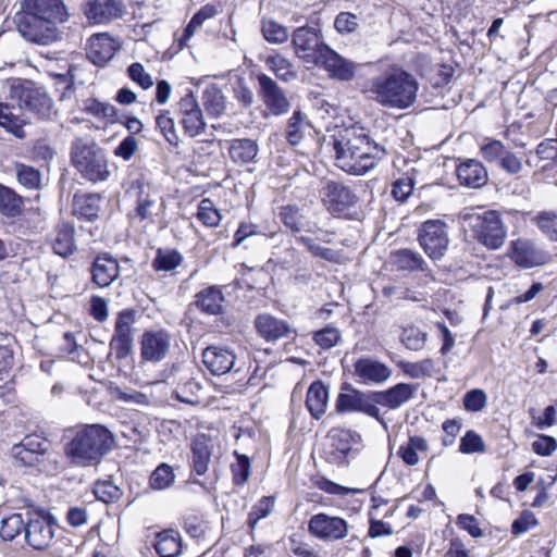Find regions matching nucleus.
<instances>
[{"mask_svg": "<svg viewBox=\"0 0 557 557\" xmlns=\"http://www.w3.org/2000/svg\"><path fill=\"white\" fill-rule=\"evenodd\" d=\"M336 165L343 171L363 175L386 154L385 147L372 140L362 127L352 126L334 139Z\"/></svg>", "mask_w": 557, "mask_h": 557, "instance_id": "obj_1", "label": "nucleus"}, {"mask_svg": "<svg viewBox=\"0 0 557 557\" xmlns=\"http://www.w3.org/2000/svg\"><path fill=\"white\" fill-rule=\"evenodd\" d=\"M418 89L419 84L412 74L399 66H391L370 78L362 91L383 107L404 110L414 103Z\"/></svg>", "mask_w": 557, "mask_h": 557, "instance_id": "obj_2", "label": "nucleus"}, {"mask_svg": "<svg viewBox=\"0 0 557 557\" xmlns=\"http://www.w3.org/2000/svg\"><path fill=\"white\" fill-rule=\"evenodd\" d=\"M114 436L101 424H87L77 429L64 446L71 463L79 467L97 465L113 447Z\"/></svg>", "mask_w": 557, "mask_h": 557, "instance_id": "obj_3", "label": "nucleus"}, {"mask_svg": "<svg viewBox=\"0 0 557 557\" xmlns=\"http://www.w3.org/2000/svg\"><path fill=\"white\" fill-rule=\"evenodd\" d=\"M9 98L16 103L26 124L35 121H52L58 109L46 89L32 81L13 79L10 83Z\"/></svg>", "mask_w": 557, "mask_h": 557, "instance_id": "obj_4", "label": "nucleus"}, {"mask_svg": "<svg viewBox=\"0 0 557 557\" xmlns=\"http://www.w3.org/2000/svg\"><path fill=\"white\" fill-rule=\"evenodd\" d=\"M71 162L86 181L104 182L110 176L104 150L91 137H76L71 143Z\"/></svg>", "mask_w": 557, "mask_h": 557, "instance_id": "obj_5", "label": "nucleus"}, {"mask_svg": "<svg viewBox=\"0 0 557 557\" xmlns=\"http://www.w3.org/2000/svg\"><path fill=\"white\" fill-rule=\"evenodd\" d=\"M462 220L474 238L487 249L496 250L504 245L507 231L497 211L467 212L462 214Z\"/></svg>", "mask_w": 557, "mask_h": 557, "instance_id": "obj_6", "label": "nucleus"}, {"mask_svg": "<svg viewBox=\"0 0 557 557\" xmlns=\"http://www.w3.org/2000/svg\"><path fill=\"white\" fill-rule=\"evenodd\" d=\"M17 30L26 40L38 45H50L60 39L59 28L42 18H39L28 10L22 9L14 17Z\"/></svg>", "mask_w": 557, "mask_h": 557, "instance_id": "obj_7", "label": "nucleus"}, {"mask_svg": "<svg viewBox=\"0 0 557 557\" xmlns=\"http://www.w3.org/2000/svg\"><path fill=\"white\" fill-rule=\"evenodd\" d=\"M292 46L297 58L314 65H318L322 59L321 54H324V50L330 48L323 41L320 33L308 26L298 27L294 30Z\"/></svg>", "mask_w": 557, "mask_h": 557, "instance_id": "obj_8", "label": "nucleus"}, {"mask_svg": "<svg viewBox=\"0 0 557 557\" xmlns=\"http://www.w3.org/2000/svg\"><path fill=\"white\" fill-rule=\"evenodd\" d=\"M418 239L431 259H441L449 245L448 226L442 220H428L419 227Z\"/></svg>", "mask_w": 557, "mask_h": 557, "instance_id": "obj_9", "label": "nucleus"}, {"mask_svg": "<svg viewBox=\"0 0 557 557\" xmlns=\"http://www.w3.org/2000/svg\"><path fill=\"white\" fill-rule=\"evenodd\" d=\"M322 203L331 213H343L358 202L349 186L334 180H325L319 190Z\"/></svg>", "mask_w": 557, "mask_h": 557, "instance_id": "obj_10", "label": "nucleus"}, {"mask_svg": "<svg viewBox=\"0 0 557 557\" xmlns=\"http://www.w3.org/2000/svg\"><path fill=\"white\" fill-rule=\"evenodd\" d=\"M327 447L325 449V458L333 465H344L347 457L352 451L354 445L361 441L359 433L342 428H333L327 433Z\"/></svg>", "mask_w": 557, "mask_h": 557, "instance_id": "obj_11", "label": "nucleus"}, {"mask_svg": "<svg viewBox=\"0 0 557 557\" xmlns=\"http://www.w3.org/2000/svg\"><path fill=\"white\" fill-rule=\"evenodd\" d=\"M507 256L521 269L540 267L549 260V255L546 251L541 249L533 240L523 237L510 242Z\"/></svg>", "mask_w": 557, "mask_h": 557, "instance_id": "obj_12", "label": "nucleus"}, {"mask_svg": "<svg viewBox=\"0 0 557 557\" xmlns=\"http://www.w3.org/2000/svg\"><path fill=\"white\" fill-rule=\"evenodd\" d=\"M335 409L338 413L362 412L383 423L380 409L374 401V392L363 393L351 388L348 393H339L336 398Z\"/></svg>", "mask_w": 557, "mask_h": 557, "instance_id": "obj_13", "label": "nucleus"}, {"mask_svg": "<svg viewBox=\"0 0 557 557\" xmlns=\"http://www.w3.org/2000/svg\"><path fill=\"white\" fill-rule=\"evenodd\" d=\"M308 531L313 537L333 542L345 539L348 535L349 525L341 517L320 512L309 519Z\"/></svg>", "mask_w": 557, "mask_h": 557, "instance_id": "obj_14", "label": "nucleus"}, {"mask_svg": "<svg viewBox=\"0 0 557 557\" xmlns=\"http://www.w3.org/2000/svg\"><path fill=\"white\" fill-rule=\"evenodd\" d=\"M55 525L51 516H29L24 530L25 542L36 550L46 549L54 537Z\"/></svg>", "mask_w": 557, "mask_h": 557, "instance_id": "obj_15", "label": "nucleus"}, {"mask_svg": "<svg viewBox=\"0 0 557 557\" xmlns=\"http://www.w3.org/2000/svg\"><path fill=\"white\" fill-rule=\"evenodd\" d=\"M51 449V442L38 434L25 435L22 441L11 448V456L24 466H35Z\"/></svg>", "mask_w": 557, "mask_h": 557, "instance_id": "obj_16", "label": "nucleus"}, {"mask_svg": "<svg viewBox=\"0 0 557 557\" xmlns=\"http://www.w3.org/2000/svg\"><path fill=\"white\" fill-rule=\"evenodd\" d=\"M322 59L317 66H321L329 77L338 82H350L356 77L360 64L344 58L331 47L321 54Z\"/></svg>", "mask_w": 557, "mask_h": 557, "instance_id": "obj_17", "label": "nucleus"}, {"mask_svg": "<svg viewBox=\"0 0 557 557\" xmlns=\"http://www.w3.org/2000/svg\"><path fill=\"white\" fill-rule=\"evenodd\" d=\"M257 79L259 96L267 109L274 115L285 114L289 110L290 104L284 90L267 74H259Z\"/></svg>", "mask_w": 557, "mask_h": 557, "instance_id": "obj_18", "label": "nucleus"}, {"mask_svg": "<svg viewBox=\"0 0 557 557\" xmlns=\"http://www.w3.org/2000/svg\"><path fill=\"white\" fill-rule=\"evenodd\" d=\"M82 10L89 22L107 24L124 15L125 4L123 0H88Z\"/></svg>", "mask_w": 557, "mask_h": 557, "instance_id": "obj_19", "label": "nucleus"}, {"mask_svg": "<svg viewBox=\"0 0 557 557\" xmlns=\"http://www.w3.org/2000/svg\"><path fill=\"white\" fill-rule=\"evenodd\" d=\"M140 345L145 361L159 362L170 352L171 335L163 330L145 331Z\"/></svg>", "mask_w": 557, "mask_h": 557, "instance_id": "obj_20", "label": "nucleus"}, {"mask_svg": "<svg viewBox=\"0 0 557 557\" xmlns=\"http://www.w3.org/2000/svg\"><path fill=\"white\" fill-rule=\"evenodd\" d=\"M255 329L265 342H277L296 334V330L285 320L270 313H260L255 319Z\"/></svg>", "mask_w": 557, "mask_h": 557, "instance_id": "obj_21", "label": "nucleus"}, {"mask_svg": "<svg viewBox=\"0 0 557 557\" xmlns=\"http://www.w3.org/2000/svg\"><path fill=\"white\" fill-rule=\"evenodd\" d=\"M120 271L119 261L109 252L97 255L89 269L91 282L100 288L109 287L119 277Z\"/></svg>", "mask_w": 557, "mask_h": 557, "instance_id": "obj_22", "label": "nucleus"}, {"mask_svg": "<svg viewBox=\"0 0 557 557\" xmlns=\"http://www.w3.org/2000/svg\"><path fill=\"white\" fill-rule=\"evenodd\" d=\"M355 376L360 383L380 385L392 376V369L371 357L359 358L355 364Z\"/></svg>", "mask_w": 557, "mask_h": 557, "instance_id": "obj_23", "label": "nucleus"}, {"mask_svg": "<svg viewBox=\"0 0 557 557\" xmlns=\"http://www.w3.org/2000/svg\"><path fill=\"white\" fill-rule=\"evenodd\" d=\"M22 9L55 26L69 18L67 9L62 0H23Z\"/></svg>", "mask_w": 557, "mask_h": 557, "instance_id": "obj_24", "label": "nucleus"}, {"mask_svg": "<svg viewBox=\"0 0 557 557\" xmlns=\"http://www.w3.org/2000/svg\"><path fill=\"white\" fill-rule=\"evenodd\" d=\"M134 322V313L131 310H123L119 313L114 334L111 339V347L115 349L116 357L119 359L126 358L132 349L133 345V335H132V324Z\"/></svg>", "mask_w": 557, "mask_h": 557, "instance_id": "obj_25", "label": "nucleus"}, {"mask_svg": "<svg viewBox=\"0 0 557 557\" xmlns=\"http://www.w3.org/2000/svg\"><path fill=\"white\" fill-rule=\"evenodd\" d=\"M417 391V385L398 383L385 391H374V401L376 403V406L380 405L391 410H395L412 399Z\"/></svg>", "mask_w": 557, "mask_h": 557, "instance_id": "obj_26", "label": "nucleus"}, {"mask_svg": "<svg viewBox=\"0 0 557 557\" xmlns=\"http://www.w3.org/2000/svg\"><path fill=\"white\" fill-rule=\"evenodd\" d=\"M235 355L232 350L218 346H209L202 351V362L214 375L230 372L235 364Z\"/></svg>", "mask_w": 557, "mask_h": 557, "instance_id": "obj_27", "label": "nucleus"}, {"mask_svg": "<svg viewBox=\"0 0 557 557\" xmlns=\"http://www.w3.org/2000/svg\"><path fill=\"white\" fill-rule=\"evenodd\" d=\"M456 174L460 185L469 188H481L488 181L484 165L475 159H468L457 166Z\"/></svg>", "mask_w": 557, "mask_h": 557, "instance_id": "obj_28", "label": "nucleus"}, {"mask_svg": "<svg viewBox=\"0 0 557 557\" xmlns=\"http://www.w3.org/2000/svg\"><path fill=\"white\" fill-rule=\"evenodd\" d=\"M117 48L108 34H96L89 38L88 58L94 64L102 66L114 57Z\"/></svg>", "mask_w": 557, "mask_h": 557, "instance_id": "obj_29", "label": "nucleus"}, {"mask_svg": "<svg viewBox=\"0 0 557 557\" xmlns=\"http://www.w3.org/2000/svg\"><path fill=\"white\" fill-rule=\"evenodd\" d=\"M51 247L54 253L67 258L77 250L75 228L67 222L59 223L51 235Z\"/></svg>", "mask_w": 557, "mask_h": 557, "instance_id": "obj_30", "label": "nucleus"}, {"mask_svg": "<svg viewBox=\"0 0 557 557\" xmlns=\"http://www.w3.org/2000/svg\"><path fill=\"white\" fill-rule=\"evenodd\" d=\"M210 438L205 434L197 435L191 442V471L197 475H203L211 461Z\"/></svg>", "mask_w": 557, "mask_h": 557, "instance_id": "obj_31", "label": "nucleus"}, {"mask_svg": "<svg viewBox=\"0 0 557 557\" xmlns=\"http://www.w3.org/2000/svg\"><path fill=\"white\" fill-rule=\"evenodd\" d=\"M16 231L22 235H34L46 228L47 213L39 207H32L17 215Z\"/></svg>", "mask_w": 557, "mask_h": 557, "instance_id": "obj_32", "label": "nucleus"}, {"mask_svg": "<svg viewBox=\"0 0 557 557\" xmlns=\"http://www.w3.org/2000/svg\"><path fill=\"white\" fill-rule=\"evenodd\" d=\"M100 194H76L73 198V214L78 219L95 221L99 216Z\"/></svg>", "mask_w": 557, "mask_h": 557, "instance_id": "obj_33", "label": "nucleus"}, {"mask_svg": "<svg viewBox=\"0 0 557 557\" xmlns=\"http://www.w3.org/2000/svg\"><path fill=\"white\" fill-rule=\"evenodd\" d=\"M329 401V389L321 382H313L307 392L306 406L314 419H320L326 410Z\"/></svg>", "mask_w": 557, "mask_h": 557, "instance_id": "obj_34", "label": "nucleus"}, {"mask_svg": "<svg viewBox=\"0 0 557 557\" xmlns=\"http://www.w3.org/2000/svg\"><path fill=\"white\" fill-rule=\"evenodd\" d=\"M227 151L234 163L244 165L255 161L259 147L257 141L250 138H239L230 143Z\"/></svg>", "mask_w": 557, "mask_h": 557, "instance_id": "obj_35", "label": "nucleus"}, {"mask_svg": "<svg viewBox=\"0 0 557 557\" xmlns=\"http://www.w3.org/2000/svg\"><path fill=\"white\" fill-rule=\"evenodd\" d=\"M278 216L281 222L293 233H313L317 228V224L307 221L296 206L288 205L282 207Z\"/></svg>", "mask_w": 557, "mask_h": 557, "instance_id": "obj_36", "label": "nucleus"}, {"mask_svg": "<svg viewBox=\"0 0 557 557\" xmlns=\"http://www.w3.org/2000/svg\"><path fill=\"white\" fill-rule=\"evenodd\" d=\"M224 296L218 286L205 288L197 295L198 308L208 314H220L223 311Z\"/></svg>", "mask_w": 557, "mask_h": 557, "instance_id": "obj_37", "label": "nucleus"}, {"mask_svg": "<svg viewBox=\"0 0 557 557\" xmlns=\"http://www.w3.org/2000/svg\"><path fill=\"white\" fill-rule=\"evenodd\" d=\"M202 103L209 115L219 117L226 110V97L216 85H209L203 90Z\"/></svg>", "mask_w": 557, "mask_h": 557, "instance_id": "obj_38", "label": "nucleus"}, {"mask_svg": "<svg viewBox=\"0 0 557 557\" xmlns=\"http://www.w3.org/2000/svg\"><path fill=\"white\" fill-rule=\"evenodd\" d=\"M265 65L275 74V76L289 83L297 78V71L293 63L280 53H273L267 57Z\"/></svg>", "mask_w": 557, "mask_h": 557, "instance_id": "obj_39", "label": "nucleus"}, {"mask_svg": "<svg viewBox=\"0 0 557 557\" xmlns=\"http://www.w3.org/2000/svg\"><path fill=\"white\" fill-rule=\"evenodd\" d=\"M25 124L26 119H23L22 115L14 114L12 112V107L9 103L0 102V127L22 139L25 137V132L23 129Z\"/></svg>", "mask_w": 557, "mask_h": 557, "instance_id": "obj_40", "label": "nucleus"}, {"mask_svg": "<svg viewBox=\"0 0 557 557\" xmlns=\"http://www.w3.org/2000/svg\"><path fill=\"white\" fill-rule=\"evenodd\" d=\"M24 205L23 198L12 188L0 184V212L7 218L21 214Z\"/></svg>", "mask_w": 557, "mask_h": 557, "instance_id": "obj_41", "label": "nucleus"}, {"mask_svg": "<svg viewBox=\"0 0 557 557\" xmlns=\"http://www.w3.org/2000/svg\"><path fill=\"white\" fill-rule=\"evenodd\" d=\"M393 262L398 270L418 271L423 270L424 260L419 252L410 249H400L393 255Z\"/></svg>", "mask_w": 557, "mask_h": 557, "instance_id": "obj_42", "label": "nucleus"}, {"mask_svg": "<svg viewBox=\"0 0 557 557\" xmlns=\"http://www.w3.org/2000/svg\"><path fill=\"white\" fill-rule=\"evenodd\" d=\"M414 169L408 170L392 184L391 194L396 201L404 202L412 194L414 187Z\"/></svg>", "mask_w": 557, "mask_h": 557, "instance_id": "obj_43", "label": "nucleus"}, {"mask_svg": "<svg viewBox=\"0 0 557 557\" xmlns=\"http://www.w3.org/2000/svg\"><path fill=\"white\" fill-rule=\"evenodd\" d=\"M174 482V469L169 463H160L149 476V486L153 491L169 488Z\"/></svg>", "mask_w": 557, "mask_h": 557, "instance_id": "obj_44", "label": "nucleus"}, {"mask_svg": "<svg viewBox=\"0 0 557 557\" xmlns=\"http://www.w3.org/2000/svg\"><path fill=\"white\" fill-rule=\"evenodd\" d=\"M214 13L215 10L213 7L205 5L191 17L182 38L178 40L180 49H183L187 45V40L194 35L196 29L199 28L206 20L212 17Z\"/></svg>", "mask_w": 557, "mask_h": 557, "instance_id": "obj_45", "label": "nucleus"}, {"mask_svg": "<svg viewBox=\"0 0 557 557\" xmlns=\"http://www.w3.org/2000/svg\"><path fill=\"white\" fill-rule=\"evenodd\" d=\"M18 183L27 189H39L41 187V174L34 166L17 163L15 165Z\"/></svg>", "mask_w": 557, "mask_h": 557, "instance_id": "obj_46", "label": "nucleus"}, {"mask_svg": "<svg viewBox=\"0 0 557 557\" xmlns=\"http://www.w3.org/2000/svg\"><path fill=\"white\" fill-rule=\"evenodd\" d=\"M26 521L21 513H13L1 521L0 536L4 541H13L22 531L25 530Z\"/></svg>", "mask_w": 557, "mask_h": 557, "instance_id": "obj_47", "label": "nucleus"}, {"mask_svg": "<svg viewBox=\"0 0 557 557\" xmlns=\"http://www.w3.org/2000/svg\"><path fill=\"white\" fill-rule=\"evenodd\" d=\"M428 334L417 326L405 327L401 332V343L410 350H421L426 342Z\"/></svg>", "mask_w": 557, "mask_h": 557, "instance_id": "obj_48", "label": "nucleus"}, {"mask_svg": "<svg viewBox=\"0 0 557 557\" xmlns=\"http://www.w3.org/2000/svg\"><path fill=\"white\" fill-rule=\"evenodd\" d=\"M261 32L264 39L271 44H283L288 39L287 28L272 20L262 22Z\"/></svg>", "mask_w": 557, "mask_h": 557, "instance_id": "obj_49", "label": "nucleus"}, {"mask_svg": "<svg viewBox=\"0 0 557 557\" xmlns=\"http://www.w3.org/2000/svg\"><path fill=\"white\" fill-rule=\"evenodd\" d=\"M153 548L159 557H174V535L172 529L156 534Z\"/></svg>", "mask_w": 557, "mask_h": 557, "instance_id": "obj_50", "label": "nucleus"}, {"mask_svg": "<svg viewBox=\"0 0 557 557\" xmlns=\"http://www.w3.org/2000/svg\"><path fill=\"white\" fill-rule=\"evenodd\" d=\"M306 126L305 117L298 110L289 117L286 128V138L290 145H298L302 139L304 128Z\"/></svg>", "mask_w": 557, "mask_h": 557, "instance_id": "obj_51", "label": "nucleus"}, {"mask_svg": "<svg viewBox=\"0 0 557 557\" xmlns=\"http://www.w3.org/2000/svg\"><path fill=\"white\" fill-rule=\"evenodd\" d=\"M313 341L322 349H331L341 341V332L333 325H326L322 330L314 332Z\"/></svg>", "mask_w": 557, "mask_h": 557, "instance_id": "obj_52", "label": "nucleus"}, {"mask_svg": "<svg viewBox=\"0 0 557 557\" xmlns=\"http://www.w3.org/2000/svg\"><path fill=\"white\" fill-rule=\"evenodd\" d=\"M198 219L207 226L214 227L221 221V214L212 200L205 198L200 201L197 212Z\"/></svg>", "mask_w": 557, "mask_h": 557, "instance_id": "obj_53", "label": "nucleus"}, {"mask_svg": "<svg viewBox=\"0 0 557 557\" xmlns=\"http://www.w3.org/2000/svg\"><path fill=\"white\" fill-rule=\"evenodd\" d=\"M462 403L467 411L479 412L486 407L487 395L481 388H473L463 395Z\"/></svg>", "mask_w": 557, "mask_h": 557, "instance_id": "obj_54", "label": "nucleus"}, {"mask_svg": "<svg viewBox=\"0 0 557 557\" xmlns=\"http://www.w3.org/2000/svg\"><path fill=\"white\" fill-rule=\"evenodd\" d=\"M94 493L97 499L107 504L117 500L122 495L120 487L111 481H98Z\"/></svg>", "mask_w": 557, "mask_h": 557, "instance_id": "obj_55", "label": "nucleus"}, {"mask_svg": "<svg viewBox=\"0 0 557 557\" xmlns=\"http://www.w3.org/2000/svg\"><path fill=\"white\" fill-rule=\"evenodd\" d=\"M182 125L184 132L190 136L195 137L205 128V122L201 110H194L184 114L182 117Z\"/></svg>", "mask_w": 557, "mask_h": 557, "instance_id": "obj_56", "label": "nucleus"}, {"mask_svg": "<svg viewBox=\"0 0 557 557\" xmlns=\"http://www.w3.org/2000/svg\"><path fill=\"white\" fill-rule=\"evenodd\" d=\"M459 451L462 454L484 453L485 444L476 432L469 430L460 440Z\"/></svg>", "mask_w": 557, "mask_h": 557, "instance_id": "obj_57", "label": "nucleus"}, {"mask_svg": "<svg viewBox=\"0 0 557 557\" xmlns=\"http://www.w3.org/2000/svg\"><path fill=\"white\" fill-rule=\"evenodd\" d=\"M84 110L95 116L110 119L111 121H113L116 115V110L112 104L101 102L97 99L85 100Z\"/></svg>", "mask_w": 557, "mask_h": 557, "instance_id": "obj_58", "label": "nucleus"}, {"mask_svg": "<svg viewBox=\"0 0 557 557\" xmlns=\"http://www.w3.org/2000/svg\"><path fill=\"white\" fill-rule=\"evenodd\" d=\"M535 220L539 228L549 239L557 242V216L550 212H541Z\"/></svg>", "mask_w": 557, "mask_h": 557, "instance_id": "obj_59", "label": "nucleus"}, {"mask_svg": "<svg viewBox=\"0 0 557 557\" xmlns=\"http://www.w3.org/2000/svg\"><path fill=\"white\" fill-rule=\"evenodd\" d=\"M273 500L270 497H262L252 508L248 515V524L251 528L258 523V521L262 518L269 516V513L273 509Z\"/></svg>", "mask_w": 557, "mask_h": 557, "instance_id": "obj_60", "label": "nucleus"}, {"mask_svg": "<svg viewBox=\"0 0 557 557\" xmlns=\"http://www.w3.org/2000/svg\"><path fill=\"white\" fill-rule=\"evenodd\" d=\"M506 150L502 141L491 139L481 147L480 152L485 161L493 163L499 162Z\"/></svg>", "mask_w": 557, "mask_h": 557, "instance_id": "obj_61", "label": "nucleus"}, {"mask_svg": "<svg viewBox=\"0 0 557 557\" xmlns=\"http://www.w3.org/2000/svg\"><path fill=\"white\" fill-rule=\"evenodd\" d=\"M237 462L232 466L233 481L243 485L249 478L250 462L247 456L235 453Z\"/></svg>", "mask_w": 557, "mask_h": 557, "instance_id": "obj_62", "label": "nucleus"}, {"mask_svg": "<svg viewBox=\"0 0 557 557\" xmlns=\"http://www.w3.org/2000/svg\"><path fill=\"white\" fill-rule=\"evenodd\" d=\"M128 77L143 89L152 87L153 81L151 76L146 72L141 63L135 62L127 67Z\"/></svg>", "mask_w": 557, "mask_h": 557, "instance_id": "obj_63", "label": "nucleus"}, {"mask_svg": "<svg viewBox=\"0 0 557 557\" xmlns=\"http://www.w3.org/2000/svg\"><path fill=\"white\" fill-rule=\"evenodd\" d=\"M358 25V16L350 12H341L334 21L336 30L342 35L355 32Z\"/></svg>", "mask_w": 557, "mask_h": 557, "instance_id": "obj_64", "label": "nucleus"}]
</instances>
